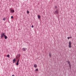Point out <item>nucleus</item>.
Masks as SVG:
<instances>
[{"label":"nucleus","instance_id":"1","mask_svg":"<svg viewBox=\"0 0 76 76\" xmlns=\"http://www.w3.org/2000/svg\"><path fill=\"white\" fill-rule=\"evenodd\" d=\"M68 46L69 48H72V43L70 41L69 42Z\"/></svg>","mask_w":76,"mask_h":76},{"label":"nucleus","instance_id":"2","mask_svg":"<svg viewBox=\"0 0 76 76\" xmlns=\"http://www.w3.org/2000/svg\"><path fill=\"white\" fill-rule=\"evenodd\" d=\"M54 13L55 15H57V14H58V10H56Z\"/></svg>","mask_w":76,"mask_h":76},{"label":"nucleus","instance_id":"3","mask_svg":"<svg viewBox=\"0 0 76 76\" xmlns=\"http://www.w3.org/2000/svg\"><path fill=\"white\" fill-rule=\"evenodd\" d=\"M5 35H4V33H2L1 34V38H3V37H4Z\"/></svg>","mask_w":76,"mask_h":76},{"label":"nucleus","instance_id":"4","mask_svg":"<svg viewBox=\"0 0 76 76\" xmlns=\"http://www.w3.org/2000/svg\"><path fill=\"white\" fill-rule=\"evenodd\" d=\"M68 64H69V65L70 68L71 69V65L70 64V61H68Z\"/></svg>","mask_w":76,"mask_h":76},{"label":"nucleus","instance_id":"5","mask_svg":"<svg viewBox=\"0 0 76 76\" xmlns=\"http://www.w3.org/2000/svg\"><path fill=\"white\" fill-rule=\"evenodd\" d=\"M19 59H18V60L17 61V63H16V64L17 66H18V64H19Z\"/></svg>","mask_w":76,"mask_h":76},{"label":"nucleus","instance_id":"6","mask_svg":"<svg viewBox=\"0 0 76 76\" xmlns=\"http://www.w3.org/2000/svg\"><path fill=\"white\" fill-rule=\"evenodd\" d=\"M10 12L11 13H14L15 12V10H10Z\"/></svg>","mask_w":76,"mask_h":76},{"label":"nucleus","instance_id":"7","mask_svg":"<svg viewBox=\"0 0 76 76\" xmlns=\"http://www.w3.org/2000/svg\"><path fill=\"white\" fill-rule=\"evenodd\" d=\"M23 51H26V48H24L22 49Z\"/></svg>","mask_w":76,"mask_h":76},{"label":"nucleus","instance_id":"8","mask_svg":"<svg viewBox=\"0 0 76 76\" xmlns=\"http://www.w3.org/2000/svg\"><path fill=\"white\" fill-rule=\"evenodd\" d=\"M13 63H14L15 61H16V59H14L12 61Z\"/></svg>","mask_w":76,"mask_h":76},{"label":"nucleus","instance_id":"9","mask_svg":"<svg viewBox=\"0 0 76 76\" xmlns=\"http://www.w3.org/2000/svg\"><path fill=\"white\" fill-rule=\"evenodd\" d=\"M34 67L35 68L37 67V65L36 64H34Z\"/></svg>","mask_w":76,"mask_h":76},{"label":"nucleus","instance_id":"10","mask_svg":"<svg viewBox=\"0 0 76 76\" xmlns=\"http://www.w3.org/2000/svg\"><path fill=\"white\" fill-rule=\"evenodd\" d=\"M4 37L5 39H7V36H6L5 35V36H4Z\"/></svg>","mask_w":76,"mask_h":76},{"label":"nucleus","instance_id":"11","mask_svg":"<svg viewBox=\"0 0 76 76\" xmlns=\"http://www.w3.org/2000/svg\"><path fill=\"white\" fill-rule=\"evenodd\" d=\"M72 38V37H67V39H70V38Z\"/></svg>","mask_w":76,"mask_h":76},{"label":"nucleus","instance_id":"12","mask_svg":"<svg viewBox=\"0 0 76 76\" xmlns=\"http://www.w3.org/2000/svg\"><path fill=\"white\" fill-rule=\"evenodd\" d=\"M37 17L38 19H40L41 18V17L39 16V15H38Z\"/></svg>","mask_w":76,"mask_h":76},{"label":"nucleus","instance_id":"13","mask_svg":"<svg viewBox=\"0 0 76 76\" xmlns=\"http://www.w3.org/2000/svg\"><path fill=\"white\" fill-rule=\"evenodd\" d=\"M49 56L50 57H51V54L50 53H49Z\"/></svg>","mask_w":76,"mask_h":76},{"label":"nucleus","instance_id":"14","mask_svg":"<svg viewBox=\"0 0 76 76\" xmlns=\"http://www.w3.org/2000/svg\"><path fill=\"white\" fill-rule=\"evenodd\" d=\"M17 57L18 58H19L20 57V54H18L17 56Z\"/></svg>","mask_w":76,"mask_h":76},{"label":"nucleus","instance_id":"15","mask_svg":"<svg viewBox=\"0 0 76 76\" xmlns=\"http://www.w3.org/2000/svg\"><path fill=\"white\" fill-rule=\"evenodd\" d=\"M7 57H8V58H9V57H10V55H7Z\"/></svg>","mask_w":76,"mask_h":76},{"label":"nucleus","instance_id":"16","mask_svg":"<svg viewBox=\"0 0 76 76\" xmlns=\"http://www.w3.org/2000/svg\"><path fill=\"white\" fill-rule=\"evenodd\" d=\"M35 71H36V72H38V69H35Z\"/></svg>","mask_w":76,"mask_h":76},{"label":"nucleus","instance_id":"17","mask_svg":"<svg viewBox=\"0 0 76 76\" xmlns=\"http://www.w3.org/2000/svg\"><path fill=\"white\" fill-rule=\"evenodd\" d=\"M3 20H6V18H4L3 19Z\"/></svg>","mask_w":76,"mask_h":76},{"label":"nucleus","instance_id":"18","mask_svg":"<svg viewBox=\"0 0 76 76\" xmlns=\"http://www.w3.org/2000/svg\"><path fill=\"white\" fill-rule=\"evenodd\" d=\"M27 13L28 14V13H29V11H27Z\"/></svg>","mask_w":76,"mask_h":76},{"label":"nucleus","instance_id":"19","mask_svg":"<svg viewBox=\"0 0 76 76\" xmlns=\"http://www.w3.org/2000/svg\"><path fill=\"white\" fill-rule=\"evenodd\" d=\"M11 18H12V19H13V16H12L11 17Z\"/></svg>","mask_w":76,"mask_h":76},{"label":"nucleus","instance_id":"20","mask_svg":"<svg viewBox=\"0 0 76 76\" xmlns=\"http://www.w3.org/2000/svg\"><path fill=\"white\" fill-rule=\"evenodd\" d=\"M55 9H56V8H57V6H55Z\"/></svg>","mask_w":76,"mask_h":76},{"label":"nucleus","instance_id":"21","mask_svg":"<svg viewBox=\"0 0 76 76\" xmlns=\"http://www.w3.org/2000/svg\"><path fill=\"white\" fill-rule=\"evenodd\" d=\"M31 27L32 28H33L34 27V26H32Z\"/></svg>","mask_w":76,"mask_h":76},{"label":"nucleus","instance_id":"22","mask_svg":"<svg viewBox=\"0 0 76 76\" xmlns=\"http://www.w3.org/2000/svg\"><path fill=\"white\" fill-rule=\"evenodd\" d=\"M12 76H15V75H12Z\"/></svg>","mask_w":76,"mask_h":76},{"label":"nucleus","instance_id":"23","mask_svg":"<svg viewBox=\"0 0 76 76\" xmlns=\"http://www.w3.org/2000/svg\"><path fill=\"white\" fill-rule=\"evenodd\" d=\"M75 25H76V24H75Z\"/></svg>","mask_w":76,"mask_h":76}]
</instances>
